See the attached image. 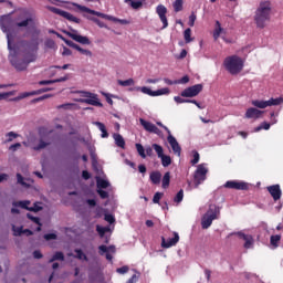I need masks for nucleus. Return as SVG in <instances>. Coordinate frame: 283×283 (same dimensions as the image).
Returning a JSON list of instances; mask_svg holds the SVG:
<instances>
[{
  "instance_id": "nucleus-1",
  "label": "nucleus",
  "mask_w": 283,
  "mask_h": 283,
  "mask_svg": "<svg viewBox=\"0 0 283 283\" xmlns=\"http://www.w3.org/2000/svg\"><path fill=\"white\" fill-rule=\"evenodd\" d=\"M271 19V2L263 1L260 3L255 15L254 21L258 28H264L266 25V21Z\"/></svg>"
},
{
  "instance_id": "nucleus-2",
  "label": "nucleus",
  "mask_w": 283,
  "mask_h": 283,
  "mask_svg": "<svg viewBox=\"0 0 283 283\" xmlns=\"http://www.w3.org/2000/svg\"><path fill=\"white\" fill-rule=\"evenodd\" d=\"M213 220H220V207L210 203L207 212L201 218L202 229H209L213 224Z\"/></svg>"
},
{
  "instance_id": "nucleus-3",
  "label": "nucleus",
  "mask_w": 283,
  "mask_h": 283,
  "mask_svg": "<svg viewBox=\"0 0 283 283\" xmlns=\"http://www.w3.org/2000/svg\"><path fill=\"white\" fill-rule=\"evenodd\" d=\"M224 67L230 74H240L244 67V62L238 55H232L224 60Z\"/></svg>"
},
{
  "instance_id": "nucleus-4",
  "label": "nucleus",
  "mask_w": 283,
  "mask_h": 283,
  "mask_svg": "<svg viewBox=\"0 0 283 283\" xmlns=\"http://www.w3.org/2000/svg\"><path fill=\"white\" fill-rule=\"evenodd\" d=\"M0 28L2 32L7 34L8 50L10 52V56H12V41L14 39V33L12 32V24L10 22V19L2 18L0 21Z\"/></svg>"
},
{
  "instance_id": "nucleus-5",
  "label": "nucleus",
  "mask_w": 283,
  "mask_h": 283,
  "mask_svg": "<svg viewBox=\"0 0 283 283\" xmlns=\"http://www.w3.org/2000/svg\"><path fill=\"white\" fill-rule=\"evenodd\" d=\"M207 174H209V168L207 164H200L197 166V170L193 176V188L198 189L207 180Z\"/></svg>"
},
{
  "instance_id": "nucleus-6",
  "label": "nucleus",
  "mask_w": 283,
  "mask_h": 283,
  "mask_svg": "<svg viewBox=\"0 0 283 283\" xmlns=\"http://www.w3.org/2000/svg\"><path fill=\"white\" fill-rule=\"evenodd\" d=\"M137 92H142V94H147V96H169V94H171V91H169V88L164 87V88H159L157 91H151V88L147 87V86H138L136 87Z\"/></svg>"
},
{
  "instance_id": "nucleus-7",
  "label": "nucleus",
  "mask_w": 283,
  "mask_h": 283,
  "mask_svg": "<svg viewBox=\"0 0 283 283\" xmlns=\"http://www.w3.org/2000/svg\"><path fill=\"white\" fill-rule=\"evenodd\" d=\"M231 235H238V238L240 240H243L244 241V244H243L244 249H253V247L255 244V240H253V235L247 234L243 231L232 232L228 235V238H231Z\"/></svg>"
},
{
  "instance_id": "nucleus-8",
  "label": "nucleus",
  "mask_w": 283,
  "mask_h": 283,
  "mask_svg": "<svg viewBox=\"0 0 283 283\" xmlns=\"http://www.w3.org/2000/svg\"><path fill=\"white\" fill-rule=\"evenodd\" d=\"M82 94L85 99H81V103H86L94 107H103V104L98 101V95L90 92H83Z\"/></svg>"
},
{
  "instance_id": "nucleus-9",
  "label": "nucleus",
  "mask_w": 283,
  "mask_h": 283,
  "mask_svg": "<svg viewBox=\"0 0 283 283\" xmlns=\"http://www.w3.org/2000/svg\"><path fill=\"white\" fill-rule=\"evenodd\" d=\"M36 56L34 54L30 55V57H25L22 62L14 60V57H11L10 61L12 65L15 67V70H19L20 72H23L28 67L29 63H32L35 61Z\"/></svg>"
},
{
  "instance_id": "nucleus-10",
  "label": "nucleus",
  "mask_w": 283,
  "mask_h": 283,
  "mask_svg": "<svg viewBox=\"0 0 283 283\" xmlns=\"http://www.w3.org/2000/svg\"><path fill=\"white\" fill-rule=\"evenodd\" d=\"M66 34L67 36H70V39L76 41V43H81L82 45H92V41H90V38L78 34V31L76 30H71L66 32Z\"/></svg>"
},
{
  "instance_id": "nucleus-11",
  "label": "nucleus",
  "mask_w": 283,
  "mask_h": 283,
  "mask_svg": "<svg viewBox=\"0 0 283 283\" xmlns=\"http://www.w3.org/2000/svg\"><path fill=\"white\" fill-rule=\"evenodd\" d=\"M201 92H202V84H197L188 88H185L181 92V96L184 98H193L195 96H198V94H200Z\"/></svg>"
},
{
  "instance_id": "nucleus-12",
  "label": "nucleus",
  "mask_w": 283,
  "mask_h": 283,
  "mask_svg": "<svg viewBox=\"0 0 283 283\" xmlns=\"http://www.w3.org/2000/svg\"><path fill=\"white\" fill-rule=\"evenodd\" d=\"M166 132L168 134L167 140H168L174 154L176 156H180V151L182 150L180 148V144H178V140L176 139V137H174V135H171V130H169V128H166Z\"/></svg>"
},
{
  "instance_id": "nucleus-13",
  "label": "nucleus",
  "mask_w": 283,
  "mask_h": 283,
  "mask_svg": "<svg viewBox=\"0 0 283 283\" xmlns=\"http://www.w3.org/2000/svg\"><path fill=\"white\" fill-rule=\"evenodd\" d=\"M49 10L51 12H54V14H60V17H63L64 19H67L69 21H73L74 23H78V19L71 14L67 11H63L56 7H50Z\"/></svg>"
},
{
  "instance_id": "nucleus-14",
  "label": "nucleus",
  "mask_w": 283,
  "mask_h": 283,
  "mask_svg": "<svg viewBox=\"0 0 283 283\" xmlns=\"http://www.w3.org/2000/svg\"><path fill=\"white\" fill-rule=\"evenodd\" d=\"M174 238L166 240L165 238H161V247L163 249H171V247H176L178 242L180 241V235H178L177 232L174 233Z\"/></svg>"
},
{
  "instance_id": "nucleus-15",
  "label": "nucleus",
  "mask_w": 283,
  "mask_h": 283,
  "mask_svg": "<svg viewBox=\"0 0 283 283\" xmlns=\"http://www.w3.org/2000/svg\"><path fill=\"white\" fill-rule=\"evenodd\" d=\"M139 123L146 132H149L150 134H157V136H160L161 132L153 123L147 122L143 118L139 119Z\"/></svg>"
},
{
  "instance_id": "nucleus-16",
  "label": "nucleus",
  "mask_w": 283,
  "mask_h": 283,
  "mask_svg": "<svg viewBox=\"0 0 283 283\" xmlns=\"http://www.w3.org/2000/svg\"><path fill=\"white\" fill-rule=\"evenodd\" d=\"M266 190L272 196V198L275 202H277V200H280V198H282V188H280V185L269 186L266 188Z\"/></svg>"
},
{
  "instance_id": "nucleus-17",
  "label": "nucleus",
  "mask_w": 283,
  "mask_h": 283,
  "mask_svg": "<svg viewBox=\"0 0 283 283\" xmlns=\"http://www.w3.org/2000/svg\"><path fill=\"white\" fill-rule=\"evenodd\" d=\"M224 187L227 189H237L239 191H244L248 188L247 182L244 181H227Z\"/></svg>"
},
{
  "instance_id": "nucleus-18",
  "label": "nucleus",
  "mask_w": 283,
  "mask_h": 283,
  "mask_svg": "<svg viewBox=\"0 0 283 283\" xmlns=\"http://www.w3.org/2000/svg\"><path fill=\"white\" fill-rule=\"evenodd\" d=\"M156 12L161 21V23L164 24V29L167 28V25H169V23L167 22V8L163 4H159L156 9Z\"/></svg>"
},
{
  "instance_id": "nucleus-19",
  "label": "nucleus",
  "mask_w": 283,
  "mask_h": 283,
  "mask_svg": "<svg viewBox=\"0 0 283 283\" xmlns=\"http://www.w3.org/2000/svg\"><path fill=\"white\" fill-rule=\"evenodd\" d=\"M264 114V111H260L255 107H250L245 112V118H253L254 120H258Z\"/></svg>"
},
{
  "instance_id": "nucleus-20",
  "label": "nucleus",
  "mask_w": 283,
  "mask_h": 283,
  "mask_svg": "<svg viewBox=\"0 0 283 283\" xmlns=\"http://www.w3.org/2000/svg\"><path fill=\"white\" fill-rule=\"evenodd\" d=\"M224 34H227V29L222 28L220 21H217L213 31L214 41H218V39H220V36H224Z\"/></svg>"
},
{
  "instance_id": "nucleus-21",
  "label": "nucleus",
  "mask_w": 283,
  "mask_h": 283,
  "mask_svg": "<svg viewBox=\"0 0 283 283\" xmlns=\"http://www.w3.org/2000/svg\"><path fill=\"white\" fill-rule=\"evenodd\" d=\"M96 231H97L99 238L105 239L104 242L107 244V242H109V238H107V235H105V233H109V231H112V228L103 227V226H96Z\"/></svg>"
},
{
  "instance_id": "nucleus-22",
  "label": "nucleus",
  "mask_w": 283,
  "mask_h": 283,
  "mask_svg": "<svg viewBox=\"0 0 283 283\" xmlns=\"http://www.w3.org/2000/svg\"><path fill=\"white\" fill-rule=\"evenodd\" d=\"M17 28H23L29 30V28H34V20L32 18H27L20 22H17Z\"/></svg>"
},
{
  "instance_id": "nucleus-23",
  "label": "nucleus",
  "mask_w": 283,
  "mask_h": 283,
  "mask_svg": "<svg viewBox=\"0 0 283 283\" xmlns=\"http://www.w3.org/2000/svg\"><path fill=\"white\" fill-rule=\"evenodd\" d=\"M50 145V139L48 137H41L39 145L34 146L33 149L34 151H41V149H45Z\"/></svg>"
},
{
  "instance_id": "nucleus-24",
  "label": "nucleus",
  "mask_w": 283,
  "mask_h": 283,
  "mask_svg": "<svg viewBox=\"0 0 283 283\" xmlns=\"http://www.w3.org/2000/svg\"><path fill=\"white\" fill-rule=\"evenodd\" d=\"M161 179L163 175L160 174V171H153L150 174V181L153 182V185H160Z\"/></svg>"
},
{
  "instance_id": "nucleus-25",
  "label": "nucleus",
  "mask_w": 283,
  "mask_h": 283,
  "mask_svg": "<svg viewBox=\"0 0 283 283\" xmlns=\"http://www.w3.org/2000/svg\"><path fill=\"white\" fill-rule=\"evenodd\" d=\"M252 105L254 107H258L259 109H266V107H269L270 103H269V101L253 99Z\"/></svg>"
},
{
  "instance_id": "nucleus-26",
  "label": "nucleus",
  "mask_w": 283,
  "mask_h": 283,
  "mask_svg": "<svg viewBox=\"0 0 283 283\" xmlns=\"http://www.w3.org/2000/svg\"><path fill=\"white\" fill-rule=\"evenodd\" d=\"M39 94H41V91L25 92L20 94L18 97L13 98L12 101H23V98H28V96H36Z\"/></svg>"
},
{
  "instance_id": "nucleus-27",
  "label": "nucleus",
  "mask_w": 283,
  "mask_h": 283,
  "mask_svg": "<svg viewBox=\"0 0 283 283\" xmlns=\"http://www.w3.org/2000/svg\"><path fill=\"white\" fill-rule=\"evenodd\" d=\"M113 138L115 140V144L117 147H120L122 149H125V138L120 136V134H113Z\"/></svg>"
},
{
  "instance_id": "nucleus-28",
  "label": "nucleus",
  "mask_w": 283,
  "mask_h": 283,
  "mask_svg": "<svg viewBox=\"0 0 283 283\" xmlns=\"http://www.w3.org/2000/svg\"><path fill=\"white\" fill-rule=\"evenodd\" d=\"M13 207H21V209H27V211H32L34 208L28 207L30 205V201H13L12 202Z\"/></svg>"
},
{
  "instance_id": "nucleus-29",
  "label": "nucleus",
  "mask_w": 283,
  "mask_h": 283,
  "mask_svg": "<svg viewBox=\"0 0 283 283\" xmlns=\"http://www.w3.org/2000/svg\"><path fill=\"white\" fill-rule=\"evenodd\" d=\"M78 10H81L82 12H87L88 14H95V17H103V13L98 12V11H94L87 7H83L81 4H77Z\"/></svg>"
},
{
  "instance_id": "nucleus-30",
  "label": "nucleus",
  "mask_w": 283,
  "mask_h": 283,
  "mask_svg": "<svg viewBox=\"0 0 283 283\" xmlns=\"http://www.w3.org/2000/svg\"><path fill=\"white\" fill-rule=\"evenodd\" d=\"M96 182H97V189H107V187H109V181L101 177L96 178Z\"/></svg>"
},
{
  "instance_id": "nucleus-31",
  "label": "nucleus",
  "mask_w": 283,
  "mask_h": 283,
  "mask_svg": "<svg viewBox=\"0 0 283 283\" xmlns=\"http://www.w3.org/2000/svg\"><path fill=\"white\" fill-rule=\"evenodd\" d=\"M98 249H99L101 255H105V253H114L115 251L114 245H111V247L99 245Z\"/></svg>"
},
{
  "instance_id": "nucleus-32",
  "label": "nucleus",
  "mask_w": 283,
  "mask_h": 283,
  "mask_svg": "<svg viewBox=\"0 0 283 283\" xmlns=\"http://www.w3.org/2000/svg\"><path fill=\"white\" fill-rule=\"evenodd\" d=\"M63 260H65V255L63 254V252H55L53 256L49 260V262L50 263L56 262V261L63 262Z\"/></svg>"
},
{
  "instance_id": "nucleus-33",
  "label": "nucleus",
  "mask_w": 283,
  "mask_h": 283,
  "mask_svg": "<svg viewBox=\"0 0 283 283\" xmlns=\"http://www.w3.org/2000/svg\"><path fill=\"white\" fill-rule=\"evenodd\" d=\"M171 180V174L170 172H166L163 177V189H167V187H169V182Z\"/></svg>"
},
{
  "instance_id": "nucleus-34",
  "label": "nucleus",
  "mask_w": 283,
  "mask_h": 283,
  "mask_svg": "<svg viewBox=\"0 0 283 283\" xmlns=\"http://www.w3.org/2000/svg\"><path fill=\"white\" fill-rule=\"evenodd\" d=\"M117 83L118 85H122V87H132V85H135V82L133 78H128L125 81L118 80Z\"/></svg>"
},
{
  "instance_id": "nucleus-35",
  "label": "nucleus",
  "mask_w": 283,
  "mask_h": 283,
  "mask_svg": "<svg viewBox=\"0 0 283 283\" xmlns=\"http://www.w3.org/2000/svg\"><path fill=\"white\" fill-rule=\"evenodd\" d=\"M159 158L161 159L163 167H169V165H171V157L170 156L161 155Z\"/></svg>"
},
{
  "instance_id": "nucleus-36",
  "label": "nucleus",
  "mask_w": 283,
  "mask_h": 283,
  "mask_svg": "<svg viewBox=\"0 0 283 283\" xmlns=\"http://www.w3.org/2000/svg\"><path fill=\"white\" fill-rule=\"evenodd\" d=\"M125 3L132 6L134 10H138V8H143V2L134 1V0H125Z\"/></svg>"
},
{
  "instance_id": "nucleus-37",
  "label": "nucleus",
  "mask_w": 283,
  "mask_h": 283,
  "mask_svg": "<svg viewBox=\"0 0 283 283\" xmlns=\"http://www.w3.org/2000/svg\"><path fill=\"white\" fill-rule=\"evenodd\" d=\"M262 129H265V132H269L271 129V124L266 123V122H263L260 126L254 128V132L255 133L262 132Z\"/></svg>"
},
{
  "instance_id": "nucleus-38",
  "label": "nucleus",
  "mask_w": 283,
  "mask_h": 283,
  "mask_svg": "<svg viewBox=\"0 0 283 283\" xmlns=\"http://www.w3.org/2000/svg\"><path fill=\"white\" fill-rule=\"evenodd\" d=\"M153 149L156 151L158 158H160L161 156H165V149H163V146L158 145V144H153Z\"/></svg>"
},
{
  "instance_id": "nucleus-39",
  "label": "nucleus",
  "mask_w": 283,
  "mask_h": 283,
  "mask_svg": "<svg viewBox=\"0 0 283 283\" xmlns=\"http://www.w3.org/2000/svg\"><path fill=\"white\" fill-rule=\"evenodd\" d=\"M280 240H282V237L280 234L271 237L270 242L272 247H274V249H277V242H280Z\"/></svg>"
},
{
  "instance_id": "nucleus-40",
  "label": "nucleus",
  "mask_w": 283,
  "mask_h": 283,
  "mask_svg": "<svg viewBox=\"0 0 283 283\" xmlns=\"http://www.w3.org/2000/svg\"><path fill=\"white\" fill-rule=\"evenodd\" d=\"M269 107H272L273 105H282L283 103V97H279V98H271L268 101Z\"/></svg>"
},
{
  "instance_id": "nucleus-41",
  "label": "nucleus",
  "mask_w": 283,
  "mask_h": 283,
  "mask_svg": "<svg viewBox=\"0 0 283 283\" xmlns=\"http://www.w3.org/2000/svg\"><path fill=\"white\" fill-rule=\"evenodd\" d=\"M135 147L142 158H147V154H145V147H143L140 144H136Z\"/></svg>"
},
{
  "instance_id": "nucleus-42",
  "label": "nucleus",
  "mask_w": 283,
  "mask_h": 283,
  "mask_svg": "<svg viewBox=\"0 0 283 283\" xmlns=\"http://www.w3.org/2000/svg\"><path fill=\"white\" fill-rule=\"evenodd\" d=\"M75 253H76L75 258H77V260H84L85 262H87V255L83 253V250L76 249Z\"/></svg>"
},
{
  "instance_id": "nucleus-43",
  "label": "nucleus",
  "mask_w": 283,
  "mask_h": 283,
  "mask_svg": "<svg viewBox=\"0 0 283 283\" xmlns=\"http://www.w3.org/2000/svg\"><path fill=\"white\" fill-rule=\"evenodd\" d=\"M184 39L186 41V43H191L192 39H191V29H186L184 32Z\"/></svg>"
},
{
  "instance_id": "nucleus-44",
  "label": "nucleus",
  "mask_w": 283,
  "mask_h": 283,
  "mask_svg": "<svg viewBox=\"0 0 283 283\" xmlns=\"http://www.w3.org/2000/svg\"><path fill=\"white\" fill-rule=\"evenodd\" d=\"M140 280V272H136L126 283H138Z\"/></svg>"
},
{
  "instance_id": "nucleus-45",
  "label": "nucleus",
  "mask_w": 283,
  "mask_h": 283,
  "mask_svg": "<svg viewBox=\"0 0 283 283\" xmlns=\"http://www.w3.org/2000/svg\"><path fill=\"white\" fill-rule=\"evenodd\" d=\"M182 198H185V191L179 190L174 201L177 202V205H180V201L182 200Z\"/></svg>"
},
{
  "instance_id": "nucleus-46",
  "label": "nucleus",
  "mask_w": 283,
  "mask_h": 283,
  "mask_svg": "<svg viewBox=\"0 0 283 283\" xmlns=\"http://www.w3.org/2000/svg\"><path fill=\"white\" fill-rule=\"evenodd\" d=\"M13 235H23V227L12 226Z\"/></svg>"
},
{
  "instance_id": "nucleus-47",
  "label": "nucleus",
  "mask_w": 283,
  "mask_h": 283,
  "mask_svg": "<svg viewBox=\"0 0 283 283\" xmlns=\"http://www.w3.org/2000/svg\"><path fill=\"white\" fill-rule=\"evenodd\" d=\"M17 180L18 185H22V187H30V185L25 182V179H23V176H21V174H17Z\"/></svg>"
},
{
  "instance_id": "nucleus-48",
  "label": "nucleus",
  "mask_w": 283,
  "mask_h": 283,
  "mask_svg": "<svg viewBox=\"0 0 283 283\" xmlns=\"http://www.w3.org/2000/svg\"><path fill=\"white\" fill-rule=\"evenodd\" d=\"M19 137V135L17 134V133H14V132H9L8 134H7V143H12V140H14V138H18Z\"/></svg>"
},
{
  "instance_id": "nucleus-49",
  "label": "nucleus",
  "mask_w": 283,
  "mask_h": 283,
  "mask_svg": "<svg viewBox=\"0 0 283 283\" xmlns=\"http://www.w3.org/2000/svg\"><path fill=\"white\" fill-rule=\"evenodd\" d=\"M175 12H180L182 10V0H176L174 3Z\"/></svg>"
},
{
  "instance_id": "nucleus-50",
  "label": "nucleus",
  "mask_w": 283,
  "mask_h": 283,
  "mask_svg": "<svg viewBox=\"0 0 283 283\" xmlns=\"http://www.w3.org/2000/svg\"><path fill=\"white\" fill-rule=\"evenodd\" d=\"M128 272H129V266H127V265H124L116 270V273H119V275H125V273H128Z\"/></svg>"
},
{
  "instance_id": "nucleus-51",
  "label": "nucleus",
  "mask_w": 283,
  "mask_h": 283,
  "mask_svg": "<svg viewBox=\"0 0 283 283\" xmlns=\"http://www.w3.org/2000/svg\"><path fill=\"white\" fill-rule=\"evenodd\" d=\"M189 82V76H184L182 78H180V80H176L175 81V84H177V85H186V83H188Z\"/></svg>"
},
{
  "instance_id": "nucleus-52",
  "label": "nucleus",
  "mask_w": 283,
  "mask_h": 283,
  "mask_svg": "<svg viewBox=\"0 0 283 283\" xmlns=\"http://www.w3.org/2000/svg\"><path fill=\"white\" fill-rule=\"evenodd\" d=\"M163 192H156L155 195H154V198H153V202L155 203V205H158V202H160V198H163Z\"/></svg>"
},
{
  "instance_id": "nucleus-53",
  "label": "nucleus",
  "mask_w": 283,
  "mask_h": 283,
  "mask_svg": "<svg viewBox=\"0 0 283 283\" xmlns=\"http://www.w3.org/2000/svg\"><path fill=\"white\" fill-rule=\"evenodd\" d=\"M78 53L83 54L84 56H92V51L87 50V49H83L80 46Z\"/></svg>"
},
{
  "instance_id": "nucleus-54",
  "label": "nucleus",
  "mask_w": 283,
  "mask_h": 283,
  "mask_svg": "<svg viewBox=\"0 0 283 283\" xmlns=\"http://www.w3.org/2000/svg\"><path fill=\"white\" fill-rule=\"evenodd\" d=\"M200 163V154L198 151L193 153V159L191 160V165H198Z\"/></svg>"
},
{
  "instance_id": "nucleus-55",
  "label": "nucleus",
  "mask_w": 283,
  "mask_h": 283,
  "mask_svg": "<svg viewBox=\"0 0 283 283\" xmlns=\"http://www.w3.org/2000/svg\"><path fill=\"white\" fill-rule=\"evenodd\" d=\"M104 220H106V222L109 224H114L116 222V219L112 214H105Z\"/></svg>"
},
{
  "instance_id": "nucleus-56",
  "label": "nucleus",
  "mask_w": 283,
  "mask_h": 283,
  "mask_svg": "<svg viewBox=\"0 0 283 283\" xmlns=\"http://www.w3.org/2000/svg\"><path fill=\"white\" fill-rule=\"evenodd\" d=\"M2 96V101H6V98H8L9 96H14V94H17V91H10L7 93H0Z\"/></svg>"
},
{
  "instance_id": "nucleus-57",
  "label": "nucleus",
  "mask_w": 283,
  "mask_h": 283,
  "mask_svg": "<svg viewBox=\"0 0 283 283\" xmlns=\"http://www.w3.org/2000/svg\"><path fill=\"white\" fill-rule=\"evenodd\" d=\"M97 193L99 195V197L105 200V198H109V193H107V191L103 190V189H97Z\"/></svg>"
},
{
  "instance_id": "nucleus-58",
  "label": "nucleus",
  "mask_w": 283,
  "mask_h": 283,
  "mask_svg": "<svg viewBox=\"0 0 283 283\" xmlns=\"http://www.w3.org/2000/svg\"><path fill=\"white\" fill-rule=\"evenodd\" d=\"M174 101H175V103H189L190 102V99H185L180 96H175Z\"/></svg>"
},
{
  "instance_id": "nucleus-59",
  "label": "nucleus",
  "mask_w": 283,
  "mask_h": 283,
  "mask_svg": "<svg viewBox=\"0 0 283 283\" xmlns=\"http://www.w3.org/2000/svg\"><path fill=\"white\" fill-rule=\"evenodd\" d=\"M93 124L99 129V132L105 130V124H103L101 122H94Z\"/></svg>"
},
{
  "instance_id": "nucleus-60",
  "label": "nucleus",
  "mask_w": 283,
  "mask_h": 283,
  "mask_svg": "<svg viewBox=\"0 0 283 283\" xmlns=\"http://www.w3.org/2000/svg\"><path fill=\"white\" fill-rule=\"evenodd\" d=\"M146 83L149 85H156V83H160V78H148L146 80Z\"/></svg>"
},
{
  "instance_id": "nucleus-61",
  "label": "nucleus",
  "mask_w": 283,
  "mask_h": 283,
  "mask_svg": "<svg viewBox=\"0 0 283 283\" xmlns=\"http://www.w3.org/2000/svg\"><path fill=\"white\" fill-rule=\"evenodd\" d=\"M44 240H56V234L55 233H49L44 235Z\"/></svg>"
},
{
  "instance_id": "nucleus-62",
  "label": "nucleus",
  "mask_w": 283,
  "mask_h": 283,
  "mask_svg": "<svg viewBox=\"0 0 283 283\" xmlns=\"http://www.w3.org/2000/svg\"><path fill=\"white\" fill-rule=\"evenodd\" d=\"M145 151H146V154L148 155V156H153L154 155V146L151 147V146H147L146 148H145Z\"/></svg>"
},
{
  "instance_id": "nucleus-63",
  "label": "nucleus",
  "mask_w": 283,
  "mask_h": 283,
  "mask_svg": "<svg viewBox=\"0 0 283 283\" xmlns=\"http://www.w3.org/2000/svg\"><path fill=\"white\" fill-rule=\"evenodd\" d=\"M205 275H206L207 282H210L211 281V270L206 269L205 270Z\"/></svg>"
},
{
  "instance_id": "nucleus-64",
  "label": "nucleus",
  "mask_w": 283,
  "mask_h": 283,
  "mask_svg": "<svg viewBox=\"0 0 283 283\" xmlns=\"http://www.w3.org/2000/svg\"><path fill=\"white\" fill-rule=\"evenodd\" d=\"M62 54L63 56H72V51L64 46Z\"/></svg>"
}]
</instances>
